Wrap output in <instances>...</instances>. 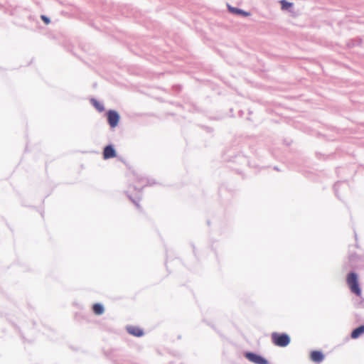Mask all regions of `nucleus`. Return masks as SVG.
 Instances as JSON below:
<instances>
[{"mask_svg": "<svg viewBox=\"0 0 364 364\" xmlns=\"http://www.w3.org/2000/svg\"><path fill=\"white\" fill-rule=\"evenodd\" d=\"M106 114L107 122L110 127L113 129L117 127L120 120L119 114L116 110L109 109Z\"/></svg>", "mask_w": 364, "mask_h": 364, "instance_id": "nucleus-4", "label": "nucleus"}, {"mask_svg": "<svg viewBox=\"0 0 364 364\" xmlns=\"http://www.w3.org/2000/svg\"><path fill=\"white\" fill-rule=\"evenodd\" d=\"M93 311L95 314L100 315L104 311V308L100 304H95L92 306Z\"/></svg>", "mask_w": 364, "mask_h": 364, "instance_id": "nucleus-13", "label": "nucleus"}, {"mask_svg": "<svg viewBox=\"0 0 364 364\" xmlns=\"http://www.w3.org/2000/svg\"><path fill=\"white\" fill-rule=\"evenodd\" d=\"M347 282L351 291L356 296H360L361 289L359 286L358 274L355 272H350L348 274Z\"/></svg>", "mask_w": 364, "mask_h": 364, "instance_id": "nucleus-2", "label": "nucleus"}, {"mask_svg": "<svg viewBox=\"0 0 364 364\" xmlns=\"http://www.w3.org/2000/svg\"><path fill=\"white\" fill-rule=\"evenodd\" d=\"M347 186V184L345 181H338L334 184L333 189L335 191V194H336V197H338V198H340L339 193H338V190L341 188V186Z\"/></svg>", "mask_w": 364, "mask_h": 364, "instance_id": "nucleus-12", "label": "nucleus"}, {"mask_svg": "<svg viewBox=\"0 0 364 364\" xmlns=\"http://www.w3.org/2000/svg\"><path fill=\"white\" fill-rule=\"evenodd\" d=\"M91 104L95 107V108L98 110L99 112H103L105 110L104 105L101 102H100L98 100H97L95 98H92L90 100Z\"/></svg>", "mask_w": 364, "mask_h": 364, "instance_id": "nucleus-10", "label": "nucleus"}, {"mask_svg": "<svg viewBox=\"0 0 364 364\" xmlns=\"http://www.w3.org/2000/svg\"><path fill=\"white\" fill-rule=\"evenodd\" d=\"M311 359L316 363L321 362L323 359V355L320 351L314 350L311 353Z\"/></svg>", "mask_w": 364, "mask_h": 364, "instance_id": "nucleus-9", "label": "nucleus"}, {"mask_svg": "<svg viewBox=\"0 0 364 364\" xmlns=\"http://www.w3.org/2000/svg\"><path fill=\"white\" fill-rule=\"evenodd\" d=\"M41 18L45 23V24L48 25L50 23V18L45 15H41Z\"/></svg>", "mask_w": 364, "mask_h": 364, "instance_id": "nucleus-15", "label": "nucleus"}, {"mask_svg": "<svg viewBox=\"0 0 364 364\" xmlns=\"http://www.w3.org/2000/svg\"><path fill=\"white\" fill-rule=\"evenodd\" d=\"M228 11L233 14L242 15L243 16H250V13H248L241 9L231 6L229 4H228Z\"/></svg>", "mask_w": 364, "mask_h": 364, "instance_id": "nucleus-8", "label": "nucleus"}, {"mask_svg": "<svg viewBox=\"0 0 364 364\" xmlns=\"http://www.w3.org/2000/svg\"><path fill=\"white\" fill-rule=\"evenodd\" d=\"M127 331L129 334L134 336L141 337L144 335L143 330L138 326H129L127 327Z\"/></svg>", "mask_w": 364, "mask_h": 364, "instance_id": "nucleus-7", "label": "nucleus"}, {"mask_svg": "<svg viewBox=\"0 0 364 364\" xmlns=\"http://www.w3.org/2000/svg\"><path fill=\"white\" fill-rule=\"evenodd\" d=\"M280 4L282 6V9H285V10L289 9L293 5L292 3H290V2L287 1V0L280 1Z\"/></svg>", "mask_w": 364, "mask_h": 364, "instance_id": "nucleus-14", "label": "nucleus"}, {"mask_svg": "<svg viewBox=\"0 0 364 364\" xmlns=\"http://www.w3.org/2000/svg\"><path fill=\"white\" fill-rule=\"evenodd\" d=\"M136 180L141 187L139 188L137 187L136 186H134L133 188L136 191V196L133 197L132 195L127 193V196L138 209H141V208L139 205V201L141 200V190L143 189L144 187L147 186H151L155 183L152 180L142 176H136Z\"/></svg>", "mask_w": 364, "mask_h": 364, "instance_id": "nucleus-1", "label": "nucleus"}, {"mask_svg": "<svg viewBox=\"0 0 364 364\" xmlns=\"http://www.w3.org/2000/svg\"><path fill=\"white\" fill-rule=\"evenodd\" d=\"M272 343L277 346L285 347L290 343V338L286 333L274 332L271 336Z\"/></svg>", "mask_w": 364, "mask_h": 364, "instance_id": "nucleus-3", "label": "nucleus"}, {"mask_svg": "<svg viewBox=\"0 0 364 364\" xmlns=\"http://www.w3.org/2000/svg\"><path fill=\"white\" fill-rule=\"evenodd\" d=\"M274 169H275V170H277V171H278V170H279V169H278V168H277V167H276V166L274 168Z\"/></svg>", "mask_w": 364, "mask_h": 364, "instance_id": "nucleus-16", "label": "nucleus"}, {"mask_svg": "<svg viewBox=\"0 0 364 364\" xmlns=\"http://www.w3.org/2000/svg\"><path fill=\"white\" fill-rule=\"evenodd\" d=\"M363 333H364V326H360L352 331L351 338L354 339L358 338Z\"/></svg>", "mask_w": 364, "mask_h": 364, "instance_id": "nucleus-11", "label": "nucleus"}, {"mask_svg": "<svg viewBox=\"0 0 364 364\" xmlns=\"http://www.w3.org/2000/svg\"><path fill=\"white\" fill-rule=\"evenodd\" d=\"M102 154L104 159H109L115 157L117 152L114 146L109 144L105 146Z\"/></svg>", "mask_w": 364, "mask_h": 364, "instance_id": "nucleus-6", "label": "nucleus"}, {"mask_svg": "<svg viewBox=\"0 0 364 364\" xmlns=\"http://www.w3.org/2000/svg\"><path fill=\"white\" fill-rule=\"evenodd\" d=\"M245 356L247 360L255 364H268V361L265 358L254 353H246Z\"/></svg>", "mask_w": 364, "mask_h": 364, "instance_id": "nucleus-5", "label": "nucleus"}]
</instances>
